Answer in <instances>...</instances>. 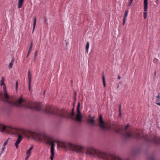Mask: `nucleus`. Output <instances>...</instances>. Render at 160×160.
<instances>
[{
  "mask_svg": "<svg viewBox=\"0 0 160 160\" xmlns=\"http://www.w3.org/2000/svg\"><path fill=\"white\" fill-rule=\"evenodd\" d=\"M2 152H1L0 153V157H1V155L2 154Z\"/></svg>",
  "mask_w": 160,
  "mask_h": 160,
  "instance_id": "09e8293b",
  "label": "nucleus"
},
{
  "mask_svg": "<svg viewBox=\"0 0 160 160\" xmlns=\"http://www.w3.org/2000/svg\"><path fill=\"white\" fill-rule=\"evenodd\" d=\"M128 10L126 11L125 14L124 15V17H123V25H124L126 21V20L128 16Z\"/></svg>",
  "mask_w": 160,
  "mask_h": 160,
  "instance_id": "2eb2a0df",
  "label": "nucleus"
},
{
  "mask_svg": "<svg viewBox=\"0 0 160 160\" xmlns=\"http://www.w3.org/2000/svg\"><path fill=\"white\" fill-rule=\"evenodd\" d=\"M32 46H30V47H29V49L28 51H31L32 49Z\"/></svg>",
  "mask_w": 160,
  "mask_h": 160,
  "instance_id": "e433bc0d",
  "label": "nucleus"
},
{
  "mask_svg": "<svg viewBox=\"0 0 160 160\" xmlns=\"http://www.w3.org/2000/svg\"><path fill=\"white\" fill-rule=\"evenodd\" d=\"M18 86V81L17 80L16 82L15 89H16V91H17Z\"/></svg>",
  "mask_w": 160,
  "mask_h": 160,
  "instance_id": "5701e85b",
  "label": "nucleus"
},
{
  "mask_svg": "<svg viewBox=\"0 0 160 160\" xmlns=\"http://www.w3.org/2000/svg\"><path fill=\"white\" fill-rule=\"evenodd\" d=\"M120 78H121L120 76V75H119L118 77V79H120Z\"/></svg>",
  "mask_w": 160,
  "mask_h": 160,
  "instance_id": "37998d69",
  "label": "nucleus"
},
{
  "mask_svg": "<svg viewBox=\"0 0 160 160\" xmlns=\"http://www.w3.org/2000/svg\"><path fill=\"white\" fill-rule=\"evenodd\" d=\"M119 116H120L121 115V106L120 105L119 106Z\"/></svg>",
  "mask_w": 160,
  "mask_h": 160,
  "instance_id": "a878e982",
  "label": "nucleus"
},
{
  "mask_svg": "<svg viewBox=\"0 0 160 160\" xmlns=\"http://www.w3.org/2000/svg\"><path fill=\"white\" fill-rule=\"evenodd\" d=\"M102 81H103V86H104V87H106L105 79V78L104 77L103 75L102 76Z\"/></svg>",
  "mask_w": 160,
  "mask_h": 160,
  "instance_id": "4be33fe9",
  "label": "nucleus"
},
{
  "mask_svg": "<svg viewBox=\"0 0 160 160\" xmlns=\"http://www.w3.org/2000/svg\"><path fill=\"white\" fill-rule=\"evenodd\" d=\"M89 47V43L88 41L87 42L86 46V52L87 53L88 52V50Z\"/></svg>",
  "mask_w": 160,
  "mask_h": 160,
  "instance_id": "412c9836",
  "label": "nucleus"
},
{
  "mask_svg": "<svg viewBox=\"0 0 160 160\" xmlns=\"http://www.w3.org/2000/svg\"><path fill=\"white\" fill-rule=\"evenodd\" d=\"M58 146L61 148L82 153L84 152L85 149L82 146L66 142H62L60 144H58Z\"/></svg>",
  "mask_w": 160,
  "mask_h": 160,
  "instance_id": "7ed1b4c3",
  "label": "nucleus"
},
{
  "mask_svg": "<svg viewBox=\"0 0 160 160\" xmlns=\"http://www.w3.org/2000/svg\"><path fill=\"white\" fill-rule=\"evenodd\" d=\"M33 20V30H32V32H33L34 30L35 29V25L36 24V18L35 17H34Z\"/></svg>",
  "mask_w": 160,
  "mask_h": 160,
  "instance_id": "6ab92c4d",
  "label": "nucleus"
},
{
  "mask_svg": "<svg viewBox=\"0 0 160 160\" xmlns=\"http://www.w3.org/2000/svg\"><path fill=\"white\" fill-rule=\"evenodd\" d=\"M31 51H28V55H29L30 53V52Z\"/></svg>",
  "mask_w": 160,
  "mask_h": 160,
  "instance_id": "49530a36",
  "label": "nucleus"
},
{
  "mask_svg": "<svg viewBox=\"0 0 160 160\" xmlns=\"http://www.w3.org/2000/svg\"><path fill=\"white\" fill-rule=\"evenodd\" d=\"M74 107L72 109V112H74Z\"/></svg>",
  "mask_w": 160,
  "mask_h": 160,
  "instance_id": "79ce46f5",
  "label": "nucleus"
},
{
  "mask_svg": "<svg viewBox=\"0 0 160 160\" xmlns=\"http://www.w3.org/2000/svg\"><path fill=\"white\" fill-rule=\"evenodd\" d=\"M46 91H45L44 92V93Z\"/></svg>",
  "mask_w": 160,
  "mask_h": 160,
  "instance_id": "6e6d98bb",
  "label": "nucleus"
},
{
  "mask_svg": "<svg viewBox=\"0 0 160 160\" xmlns=\"http://www.w3.org/2000/svg\"><path fill=\"white\" fill-rule=\"evenodd\" d=\"M148 7V0H144V11H147Z\"/></svg>",
  "mask_w": 160,
  "mask_h": 160,
  "instance_id": "ddd939ff",
  "label": "nucleus"
},
{
  "mask_svg": "<svg viewBox=\"0 0 160 160\" xmlns=\"http://www.w3.org/2000/svg\"><path fill=\"white\" fill-rule=\"evenodd\" d=\"M147 11H144V12L143 13V17H144V19L146 18H147Z\"/></svg>",
  "mask_w": 160,
  "mask_h": 160,
  "instance_id": "b1692460",
  "label": "nucleus"
},
{
  "mask_svg": "<svg viewBox=\"0 0 160 160\" xmlns=\"http://www.w3.org/2000/svg\"><path fill=\"white\" fill-rule=\"evenodd\" d=\"M76 92H75V97H74V99L75 101L76 100Z\"/></svg>",
  "mask_w": 160,
  "mask_h": 160,
  "instance_id": "4c0bfd02",
  "label": "nucleus"
},
{
  "mask_svg": "<svg viewBox=\"0 0 160 160\" xmlns=\"http://www.w3.org/2000/svg\"><path fill=\"white\" fill-rule=\"evenodd\" d=\"M24 0H18V8H21L23 3Z\"/></svg>",
  "mask_w": 160,
  "mask_h": 160,
  "instance_id": "f3484780",
  "label": "nucleus"
},
{
  "mask_svg": "<svg viewBox=\"0 0 160 160\" xmlns=\"http://www.w3.org/2000/svg\"><path fill=\"white\" fill-rule=\"evenodd\" d=\"M117 132H119V130H118V131H117Z\"/></svg>",
  "mask_w": 160,
  "mask_h": 160,
  "instance_id": "5fc2aeb1",
  "label": "nucleus"
},
{
  "mask_svg": "<svg viewBox=\"0 0 160 160\" xmlns=\"http://www.w3.org/2000/svg\"><path fill=\"white\" fill-rule=\"evenodd\" d=\"M132 1H133V0H131V3H132Z\"/></svg>",
  "mask_w": 160,
  "mask_h": 160,
  "instance_id": "603ef678",
  "label": "nucleus"
},
{
  "mask_svg": "<svg viewBox=\"0 0 160 160\" xmlns=\"http://www.w3.org/2000/svg\"><path fill=\"white\" fill-rule=\"evenodd\" d=\"M37 54V51H35V54H34V57H36Z\"/></svg>",
  "mask_w": 160,
  "mask_h": 160,
  "instance_id": "58836bf2",
  "label": "nucleus"
},
{
  "mask_svg": "<svg viewBox=\"0 0 160 160\" xmlns=\"http://www.w3.org/2000/svg\"><path fill=\"white\" fill-rule=\"evenodd\" d=\"M5 148H4V147H2V151L1 152H3Z\"/></svg>",
  "mask_w": 160,
  "mask_h": 160,
  "instance_id": "ea45409f",
  "label": "nucleus"
},
{
  "mask_svg": "<svg viewBox=\"0 0 160 160\" xmlns=\"http://www.w3.org/2000/svg\"><path fill=\"white\" fill-rule=\"evenodd\" d=\"M99 122L100 123V127L102 129H110L112 127V124L110 122L107 126L105 125V122L102 119L99 120Z\"/></svg>",
  "mask_w": 160,
  "mask_h": 160,
  "instance_id": "423d86ee",
  "label": "nucleus"
},
{
  "mask_svg": "<svg viewBox=\"0 0 160 160\" xmlns=\"http://www.w3.org/2000/svg\"><path fill=\"white\" fill-rule=\"evenodd\" d=\"M13 63L11 62L9 64L8 67L10 68H12V65H13Z\"/></svg>",
  "mask_w": 160,
  "mask_h": 160,
  "instance_id": "bb28decb",
  "label": "nucleus"
},
{
  "mask_svg": "<svg viewBox=\"0 0 160 160\" xmlns=\"http://www.w3.org/2000/svg\"><path fill=\"white\" fill-rule=\"evenodd\" d=\"M2 147H4V148H5V146H4V144L3 145V146H2Z\"/></svg>",
  "mask_w": 160,
  "mask_h": 160,
  "instance_id": "3c124183",
  "label": "nucleus"
},
{
  "mask_svg": "<svg viewBox=\"0 0 160 160\" xmlns=\"http://www.w3.org/2000/svg\"><path fill=\"white\" fill-rule=\"evenodd\" d=\"M129 125V124H128L126 127L125 128V130L124 131V134H123V136L125 138H129L130 137V132H127L126 130L127 129Z\"/></svg>",
  "mask_w": 160,
  "mask_h": 160,
  "instance_id": "1a4fd4ad",
  "label": "nucleus"
},
{
  "mask_svg": "<svg viewBox=\"0 0 160 160\" xmlns=\"http://www.w3.org/2000/svg\"><path fill=\"white\" fill-rule=\"evenodd\" d=\"M28 89L29 90H30L31 82L32 79V75L30 73V70H29L28 71Z\"/></svg>",
  "mask_w": 160,
  "mask_h": 160,
  "instance_id": "9d476101",
  "label": "nucleus"
},
{
  "mask_svg": "<svg viewBox=\"0 0 160 160\" xmlns=\"http://www.w3.org/2000/svg\"><path fill=\"white\" fill-rule=\"evenodd\" d=\"M4 77H2V80L1 81V86H4V87H3V89L4 88H5V87H5V84L4 83Z\"/></svg>",
  "mask_w": 160,
  "mask_h": 160,
  "instance_id": "aec40b11",
  "label": "nucleus"
},
{
  "mask_svg": "<svg viewBox=\"0 0 160 160\" xmlns=\"http://www.w3.org/2000/svg\"><path fill=\"white\" fill-rule=\"evenodd\" d=\"M135 137L138 139H145L146 141L150 142L155 144H159L160 143V138L159 139L157 138L154 137L152 139H149L145 137L142 133V130H136L133 134L132 133L131 131V138L132 137Z\"/></svg>",
  "mask_w": 160,
  "mask_h": 160,
  "instance_id": "20e7f679",
  "label": "nucleus"
},
{
  "mask_svg": "<svg viewBox=\"0 0 160 160\" xmlns=\"http://www.w3.org/2000/svg\"><path fill=\"white\" fill-rule=\"evenodd\" d=\"M74 115V112H72L71 114V116H73Z\"/></svg>",
  "mask_w": 160,
  "mask_h": 160,
  "instance_id": "7c9ffc66",
  "label": "nucleus"
},
{
  "mask_svg": "<svg viewBox=\"0 0 160 160\" xmlns=\"http://www.w3.org/2000/svg\"><path fill=\"white\" fill-rule=\"evenodd\" d=\"M4 131H6L12 134L18 135V138L15 143V145L17 148H18V144L22 139V137L21 135H23L26 137H28L30 135L32 138L37 139L39 141H44L46 143L51 145L50 159L51 160H53L55 154V145L54 142L51 137L46 135L44 133L38 134L36 133H32L28 131L24 130L22 129H17L10 126H6L0 123V131L3 132Z\"/></svg>",
  "mask_w": 160,
  "mask_h": 160,
  "instance_id": "f257e3e1",
  "label": "nucleus"
},
{
  "mask_svg": "<svg viewBox=\"0 0 160 160\" xmlns=\"http://www.w3.org/2000/svg\"><path fill=\"white\" fill-rule=\"evenodd\" d=\"M160 94L158 93V95L156 97L155 103L156 104L160 106Z\"/></svg>",
  "mask_w": 160,
  "mask_h": 160,
  "instance_id": "4468645a",
  "label": "nucleus"
},
{
  "mask_svg": "<svg viewBox=\"0 0 160 160\" xmlns=\"http://www.w3.org/2000/svg\"><path fill=\"white\" fill-rule=\"evenodd\" d=\"M128 5L129 6H130V1H128Z\"/></svg>",
  "mask_w": 160,
  "mask_h": 160,
  "instance_id": "a18cd8bd",
  "label": "nucleus"
},
{
  "mask_svg": "<svg viewBox=\"0 0 160 160\" xmlns=\"http://www.w3.org/2000/svg\"><path fill=\"white\" fill-rule=\"evenodd\" d=\"M31 154V152L28 151L26 153V155L27 156H30Z\"/></svg>",
  "mask_w": 160,
  "mask_h": 160,
  "instance_id": "cd10ccee",
  "label": "nucleus"
},
{
  "mask_svg": "<svg viewBox=\"0 0 160 160\" xmlns=\"http://www.w3.org/2000/svg\"><path fill=\"white\" fill-rule=\"evenodd\" d=\"M156 72H155V73H154V74H155V75H156Z\"/></svg>",
  "mask_w": 160,
  "mask_h": 160,
  "instance_id": "864d4df0",
  "label": "nucleus"
},
{
  "mask_svg": "<svg viewBox=\"0 0 160 160\" xmlns=\"http://www.w3.org/2000/svg\"><path fill=\"white\" fill-rule=\"evenodd\" d=\"M119 85H118L117 86V88H119Z\"/></svg>",
  "mask_w": 160,
  "mask_h": 160,
  "instance_id": "de8ad7c7",
  "label": "nucleus"
},
{
  "mask_svg": "<svg viewBox=\"0 0 160 160\" xmlns=\"http://www.w3.org/2000/svg\"><path fill=\"white\" fill-rule=\"evenodd\" d=\"M3 91L4 92V97L6 99V100H8L10 99V96H8L6 91V88L5 87V88H4Z\"/></svg>",
  "mask_w": 160,
  "mask_h": 160,
  "instance_id": "f8f14e48",
  "label": "nucleus"
},
{
  "mask_svg": "<svg viewBox=\"0 0 160 160\" xmlns=\"http://www.w3.org/2000/svg\"><path fill=\"white\" fill-rule=\"evenodd\" d=\"M102 119V115L100 114V116L99 117V120Z\"/></svg>",
  "mask_w": 160,
  "mask_h": 160,
  "instance_id": "473e14b6",
  "label": "nucleus"
},
{
  "mask_svg": "<svg viewBox=\"0 0 160 160\" xmlns=\"http://www.w3.org/2000/svg\"><path fill=\"white\" fill-rule=\"evenodd\" d=\"M72 119L75 120L76 121L78 122H81L82 121V114H77L76 116V118L72 117Z\"/></svg>",
  "mask_w": 160,
  "mask_h": 160,
  "instance_id": "6e6552de",
  "label": "nucleus"
},
{
  "mask_svg": "<svg viewBox=\"0 0 160 160\" xmlns=\"http://www.w3.org/2000/svg\"><path fill=\"white\" fill-rule=\"evenodd\" d=\"M7 140H6L5 142H4V146H5L8 143V139Z\"/></svg>",
  "mask_w": 160,
  "mask_h": 160,
  "instance_id": "c85d7f7f",
  "label": "nucleus"
},
{
  "mask_svg": "<svg viewBox=\"0 0 160 160\" xmlns=\"http://www.w3.org/2000/svg\"><path fill=\"white\" fill-rule=\"evenodd\" d=\"M29 55H28V54H27V58H28V56H29Z\"/></svg>",
  "mask_w": 160,
  "mask_h": 160,
  "instance_id": "8fccbe9b",
  "label": "nucleus"
},
{
  "mask_svg": "<svg viewBox=\"0 0 160 160\" xmlns=\"http://www.w3.org/2000/svg\"><path fill=\"white\" fill-rule=\"evenodd\" d=\"M159 0H157V2Z\"/></svg>",
  "mask_w": 160,
  "mask_h": 160,
  "instance_id": "4d7b16f0",
  "label": "nucleus"
},
{
  "mask_svg": "<svg viewBox=\"0 0 160 160\" xmlns=\"http://www.w3.org/2000/svg\"><path fill=\"white\" fill-rule=\"evenodd\" d=\"M24 100L21 97L20 99L17 100L16 102H15V105L17 106H19L22 102H24Z\"/></svg>",
  "mask_w": 160,
  "mask_h": 160,
  "instance_id": "9b49d317",
  "label": "nucleus"
},
{
  "mask_svg": "<svg viewBox=\"0 0 160 160\" xmlns=\"http://www.w3.org/2000/svg\"><path fill=\"white\" fill-rule=\"evenodd\" d=\"M14 62V57H13L12 59V60H11V62L13 63Z\"/></svg>",
  "mask_w": 160,
  "mask_h": 160,
  "instance_id": "2f4dec72",
  "label": "nucleus"
},
{
  "mask_svg": "<svg viewBox=\"0 0 160 160\" xmlns=\"http://www.w3.org/2000/svg\"><path fill=\"white\" fill-rule=\"evenodd\" d=\"M148 160H154V157L153 156H151L148 158Z\"/></svg>",
  "mask_w": 160,
  "mask_h": 160,
  "instance_id": "393cba45",
  "label": "nucleus"
},
{
  "mask_svg": "<svg viewBox=\"0 0 160 160\" xmlns=\"http://www.w3.org/2000/svg\"><path fill=\"white\" fill-rule=\"evenodd\" d=\"M80 102H78L77 108V114H81L80 111Z\"/></svg>",
  "mask_w": 160,
  "mask_h": 160,
  "instance_id": "a211bd4d",
  "label": "nucleus"
},
{
  "mask_svg": "<svg viewBox=\"0 0 160 160\" xmlns=\"http://www.w3.org/2000/svg\"><path fill=\"white\" fill-rule=\"evenodd\" d=\"M36 57H34V60H33V62H35V61Z\"/></svg>",
  "mask_w": 160,
  "mask_h": 160,
  "instance_id": "c03bdc74",
  "label": "nucleus"
},
{
  "mask_svg": "<svg viewBox=\"0 0 160 160\" xmlns=\"http://www.w3.org/2000/svg\"><path fill=\"white\" fill-rule=\"evenodd\" d=\"M44 22H45V23H46L47 21V18L45 17H44Z\"/></svg>",
  "mask_w": 160,
  "mask_h": 160,
  "instance_id": "72a5a7b5",
  "label": "nucleus"
},
{
  "mask_svg": "<svg viewBox=\"0 0 160 160\" xmlns=\"http://www.w3.org/2000/svg\"><path fill=\"white\" fill-rule=\"evenodd\" d=\"M2 101L4 102H5L7 103H8L9 104H10V105H15V102H13L12 101H9V100H5V99H2Z\"/></svg>",
  "mask_w": 160,
  "mask_h": 160,
  "instance_id": "dca6fc26",
  "label": "nucleus"
},
{
  "mask_svg": "<svg viewBox=\"0 0 160 160\" xmlns=\"http://www.w3.org/2000/svg\"><path fill=\"white\" fill-rule=\"evenodd\" d=\"M94 117H92L91 115L89 116V118L88 120V123L89 124H91L92 126H94L96 125L95 120L94 119Z\"/></svg>",
  "mask_w": 160,
  "mask_h": 160,
  "instance_id": "0eeeda50",
  "label": "nucleus"
},
{
  "mask_svg": "<svg viewBox=\"0 0 160 160\" xmlns=\"http://www.w3.org/2000/svg\"><path fill=\"white\" fill-rule=\"evenodd\" d=\"M28 108L37 111H40L42 110V106L39 103L31 102L30 106H28Z\"/></svg>",
  "mask_w": 160,
  "mask_h": 160,
  "instance_id": "39448f33",
  "label": "nucleus"
},
{
  "mask_svg": "<svg viewBox=\"0 0 160 160\" xmlns=\"http://www.w3.org/2000/svg\"><path fill=\"white\" fill-rule=\"evenodd\" d=\"M32 45H33V42H32V41H31V43H30V46H32Z\"/></svg>",
  "mask_w": 160,
  "mask_h": 160,
  "instance_id": "a19ab883",
  "label": "nucleus"
},
{
  "mask_svg": "<svg viewBox=\"0 0 160 160\" xmlns=\"http://www.w3.org/2000/svg\"><path fill=\"white\" fill-rule=\"evenodd\" d=\"M33 148V146L32 145L31 147H30V148L28 150V151H30V152H31V151L32 149V148Z\"/></svg>",
  "mask_w": 160,
  "mask_h": 160,
  "instance_id": "c756f323",
  "label": "nucleus"
},
{
  "mask_svg": "<svg viewBox=\"0 0 160 160\" xmlns=\"http://www.w3.org/2000/svg\"><path fill=\"white\" fill-rule=\"evenodd\" d=\"M30 157V156H27V155L26 158H25V160H27L28 158H29V157Z\"/></svg>",
  "mask_w": 160,
  "mask_h": 160,
  "instance_id": "f704fd0d",
  "label": "nucleus"
},
{
  "mask_svg": "<svg viewBox=\"0 0 160 160\" xmlns=\"http://www.w3.org/2000/svg\"><path fill=\"white\" fill-rule=\"evenodd\" d=\"M44 111L48 113L55 115L60 118H68L66 116L67 111L64 109H59L53 106H48L46 107Z\"/></svg>",
  "mask_w": 160,
  "mask_h": 160,
  "instance_id": "f03ea898",
  "label": "nucleus"
},
{
  "mask_svg": "<svg viewBox=\"0 0 160 160\" xmlns=\"http://www.w3.org/2000/svg\"><path fill=\"white\" fill-rule=\"evenodd\" d=\"M32 46H30V47H29V49L28 51H31L32 49Z\"/></svg>",
  "mask_w": 160,
  "mask_h": 160,
  "instance_id": "c9c22d12",
  "label": "nucleus"
}]
</instances>
